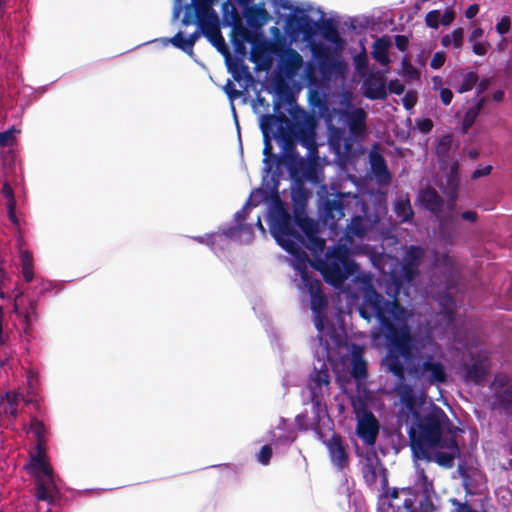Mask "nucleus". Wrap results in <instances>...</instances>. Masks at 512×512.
Masks as SVG:
<instances>
[{
  "label": "nucleus",
  "instance_id": "obj_56",
  "mask_svg": "<svg viewBox=\"0 0 512 512\" xmlns=\"http://www.w3.org/2000/svg\"><path fill=\"white\" fill-rule=\"evenodd\" d=\"M502 399L507 404L512 405V383L506 387L502 394Z\"/></svg>",
  "mask_w": 512,
  "mask_h": 512
},
{
  "label": "nucleus",
  "instance_id": "obj_29",
  "mask_svg": "<svg viewBox=\"0 0 512 512\" xmlns=\"http://www.w3.org/2000/svg\"><path fill=\"white\" fill-rule=\"evenodd\" d=\"M321 35L326 42L330 43L333 46L335 51L339 52L344 49L345 41L335 27H325L322 30Z\"/></svg>",
  "mask_w": 512,
  "mask_h": 512
},
{
  "label": "nucleus",
  "instance_id": "obj_28",
  "mask_svg": "<svg viewBox=\"0 0 512 512\" xmlns=\"http://www.w3.org/2000/svg\"><path fill=\"white\" fill-rule=\"evenodd\" d=\"M464 28H455L452 32L445 34L441 38V45L445 48H453L460 51L464 45Z\"/></svg>",
  "mask_w": 512,
  "mask_h": 512
},
{
  "label": "nucleus",
  "instance_id": "obj_24",
  "mask_svg": "<svg viewBox=\"0 0 512 512\" xmlns=\"http://www.w3.org/2000/svg\"><path fill=\"white\" fill-rule=\"evenodd\" d=\"M439 221L438 238L445 244L452 245L455 240L454 219L452 216H437Z\"/></svg>",
  "mask_w": 512,
  "mask_h": 512
},
{
  "label": "nucleus",
  "instance_id": "obj_2",
  "mask_svg": "<svg viewBox=\"0 0 512 512\" xmlns=\"http://www.w3.org/2000/svg\"><path fill=\"white\" fill-rule=\"evenodd\" d=\"M299 276L296 278V289L302 301L310 300L315 327L319 333L317 360L313 364L307 386L312 408V416L307 428L318 430L320 423L328 417L326 401L330 395L331 380L329 363L333 364L336 354H342L345 350L349 356L344 363L348 362L351 365V375L356 379L366 377L367 363L363 358V349L356 345L350 348L344 347L341 333L327 323L324 317L327 302L321 290L318 289V283L311 281L303 270H300Z\"/></svg>",
  "mask_w": 512,
  "mask_h": 512
},
{
  "label": "nucleus",
  "instance_id": "obj_51",
  "mask_svg": "<svg viewBox=\"0 0 512 512\" xmlns=\"http://www.w3.org/2000/svg\"><path fill=\"white\" fill-rule=\"evenodd\" d=\"M492 170V167L491 166H483V167H479L477 168L473 174H472V178L473 179H478L480 177H483V176H487L490 174Z\"/></svg>",
  "mask_w": 512,
  "mask_h": 512
},
{
  "label": "nucleus",
  "instance_id": "obj_52",
  "mask_svg": "<svg viewBox=\"0 0 512 512\" xmlns=\"http://www.w3.org/2000/svg\"><path fill=\"white\" fill-rule=\"evenodd\" d=\"M13 139V130H7L5 132H0V146L7 145Z\"/></svg>",
  "mask_w": 512,
  "mask_h": 512
},
{
  "label": "nucleus",
  "instance_id": "obj_33",
  "mask_svg": "<svg viewBox=\"0 0 512 512\" xmlns=\"http://www.w3.org/2000/svg\"><path fill=\"white\" fill-rule=\"evenodd\" d=\"M478 83V75L475 72H467L463 74L461 83L457 87L459 93H465L475 88Z\"/></svg>",
  "mask_w": 512,
  "mask_h": 512
},
{
  "label": "nucleus",
  "instance_id": "obj_46",
  "mask_svg": "<svg viewBox=\"0 0 512 512\" xmlns=\"http://www.w3.org/2000/svg\"><path fill=\"white\" fill-rule=\"evenodd\" d=\"M510 25H511V21H510V18L508 16H503L499 22L496 24L495 28H496V31L500 34V35H504L506 33L509 32L510 30Z\"/></svg>",
  "mask_w": 512,
  "mask_h": 512
},
{
  "label": "nucleus",
  "instance_id": "obj_11",
  "mask_svg": "<svg viewBox=\"0 0 512 512\" xmlns=\"http://www.w3.org/2000/svg\"><path fill=\"white\" fill-rule=\"evenodd\" d=\"M310 51L324 79L330 80L333 77H344L347 65L340 57L329 55L327 49L322 45H311Z\"/></svg>",
  "mask_w": 512,
  "mask_h": 512
},
{
  "label": "nucleus",
  "instance_id": "obj_57",
  "mask_svg": "<svg viewBox=\"0 0 512 512\" xmlns=\"http://www.w3.org/2000/svg\"><path fill=\"white\" fill-rule=\"evenodd\" d=\"M478 12H479V6L477 4H473V5H470L466 9L465 16L468 19H472V18H474L477 15Z\"/></svg>",
  "mask_w": 512,
  "mask_h": 512
},
{
  "label": "nucleus",
  "instance_id": "obj_7",
  "mask_svg": "<svg viewBox=\"0 0 512 512\" xmlns=\"http://www.w3.org/2000/svg\"><path fill=\"white\" fill-rule=\"evenodd\" d=\"M280 39L277 40L273 53L278 57L277 72L279 76L289 82L299 79V82L313 85L316 74L311 62H305L303 56L294 48L278 49Z\"/></svg>",
  "mask_w": 512,
  "mask_h": 512
},
{
  "label": "nucleus",
  "instance_id": "obj_21",
  "mask_svg": "<svg viewBox=\"0 0 512 512\" xmlns=\"http://www.w3.org/2000/svg\"><path fill=\"white\" fill-rule=\"evenodd\" d=\"M455 19V12L452 8H446L444 12L431 10L425 16V24L431 29H438L440 25L448 26Z\"/></svg>",
  "mask_w": 512,
  "mask_h": 512
},
{
  "label": "nucleus",
  "instance_id": "obj_23",
  "mask_svg": "<svg viewBox=\"0 0 512 512\" xmlns=\"http://www.w3.org/2000/svg\"><path fill=\"white\" fill-rule=\"evenodd\" d=\"M263 134V142H264V148H263V178L266 180V178L269 177V175L272 173L273 166L277 162V159L275 156L272 155V144L271 139L273 138L270 133L266 130H261Z\"/></svg>",
  "mask_w": 512,
  "mask_h": 512
},
{
  "label": "nucleus",
  "instance_id": "obj_38",
  "mask_svg": "<svg viewBox=\"0 0 512 512\" xmlns=\"http://www.w3.org/2000/svg\"><path fill=\"white\" fill-rule=\"evenodd\" d=\"M452 145V137L450 135L442 136L437 143L436 152L439 156H445Z\"/></svg>",
  "mask_w": 512,
  "mask_h": 512
},
{
  "label": "nucleus",
  "instance_id": "obj_14",
  "mask_svg": "<svg viewBox=\"0 0 512 512\" xmlns=\"http://www.w3.org/2000/svg\"><path fill=\"white\" fill-rule=\"evenodd\" d=\"M409 373L417 378L427 381L430 385L444 383L447 379L445 366L432 355L424 357L422 363L414 367Z\"/></svg>",
  "mask_w": 512,
  "mask_h": 512
},
{
  "label": "nucleus",
  "instance_id": "obj_63",
  "mask_svg": "<svg viewBox=\"0 0 512 512\" xmlns=\"http://www.w3.org/2000/svg\"><path fill=\"white\" fill-rule=\"evenodd\" d=\"M269 31H270V34L272 36H274L275 38H278V36L280 35V29L278 27H276V26L271 27L269 29Z\"/></svg>",
  "mask_w": 512,
  "mask_h": 512
},
{
  "label": "nucleus",
  "instance_id": "obj_44",
  "mask_svg": "<svg viewBox=\"0 0 512 512\" xmlns=\"http://www.w3.org/2000/svg\"><path fill=\"white\" fill-rule=\"evenodd\" d=\"M472 45V51L477 56H484L490 47V44L487 42H470Z\"/></svg>",
  "mask_w": 512,
  "mask_h": 512
},
{
  "label": "nucleus",
  "instance_id": "obj_26",
  "mask_svg": "<svg viewBox=\"0 0 512 512\" xmlns=\"http://www.w3.org/2000/svg\"><path fill=\"white\" fill-rule=\"evenodd\" d=\"M485 102L486 98L481 97L474 104L467 108L462 119V130L464 133H466L475 123L477 117L484 107Z\"/></svg>",
  "mask_w": 512,
  "mask_h": 512
},
{
  "label": "nucleus",
  "instance_id": "obj_43",
  "mask_svg": "<svg viewBox=\"0 0 512 512\" xmlns=\"http://www.w3.org/2000/svg\"><path fill=\"white\" fill-rule=\"evenodd\" d=\"M445 60H446L445 52L438 51L433 55L431 62H430V66H431V68H433L435 70L440 69L444 65Z\"/></svg>",
  "mask_w": 512,
  "mask_h": 512
},
{
  "label": "nucleus",
  "instance_id": "obj_32",
  "mask_svg": "<svg viewBox=\"0 0 512 512\" xmlns=\"http://www.w3.org/2000/svg\"><path fill=\"white\" fill-rule=\"evenodd\" d=\"M394 210L403 222H408L412 219L413 211L409 199L404 197L397 198L394 203Z\"/></svg>",
  "mask_w": 512,
  "mask_h": 512
},
{
  "label": "nucleus",
  "instance_id": "obj_15",
  "mask_svg": "<svg viewBox=\"0 0 512 512\" xmlns=\"http://www.w3.org/2000/svg\"><path fill=\"white\" fill-rule=\"evenodd\" d=\"M363 79V94L366 98L371 100H384L387 97V84L384 73L370 72L362 76Z\"/></svg>",
  "mask_w": 512,
  "mask_h": 512
},
{
  "label": "nucleus",
  "instance_id": "obj_58",
  "mask_svg": "<svg viewBox=\"0 0 512 512\" xmlns=\"http://www.w3.org/2000/svg\"><path fill=\"white\" fill-rule=\"evenodd\" d=\"M340 104L346 108L345 110L352 109L353 107L351 105V94L348 92L344 93Z\"/></svg>",
  "mask_w": 512,
  "mask_h": 512
},
{
  "label": "nucleus",
  "instance_id": "obj_48",
  "mask_svg": "<svg viewBox=\"0 0 512 512\" xmlns=\"http://www.w3.org/2000/svg\"><path fill=\"white\" fill-rule=\"evenodd\" d=\"M416 125L420 132L426 134L433 128V123L428 118L416 119Z\"/></svg>",
  "mask_w": 512,
  "mask_h": 512
},
{
  "label": "nucleus",
  "instance_id": "obj_10",
  "mask_svg": "<svg viewBox=\"0 0 512 512\" xmlns=\"http://www.w3.org/2000/svg\"><path fill=\"white\" fill-rule=\"evenodd\" d=\"M454 310H455V302L451 299L448 300L447 304L443 307L440 314L437 315V320L434 325H430V333L431 335L427 337L426 344L422 345L424 348L426 345L429 348V351L436 355L441 351V347L432 340L433 336L442 337L454 330Z\"/></svg>",
  "mask_w": 512,
  "mask_h": 512
},
{
  "label": "nucleus",
  "instance_id": "obj_64",
  "mask_svg": "<svg viewBox=\"0 0 512 512\" xmlns=\"http://www.w3.org/2000/svg\"><path fill=\"white\" fill-rule=\"evenodd\" d=\"M432 82H433L434 88H437L438 86L441 85L442 79L439 76H434L432 78Z\"/></svg>",
  "mask_w": 512,
  "mask_h": 512
},
{
  "label": "nucleus",
  "instance_id": "obj_34",
  "mask_svg": "<svg viewBox=\"0 0 512 512\" xmlns=\"http://www.w3.org/2000/svg\"><path fill=\"white\" fill-rule=\"evenodd\" d=\"M20 260L24 278L26 279V281H31L33 278L31 255L27 251H21Z\"/></svg>",
  "mask_w": 512,
  "mask_h": 512
},
{
  "label": "nucleus",
  "instance_id": "obj_30",
  "mask_svg": "<svg viewBox=\"0 0 512 512\" xmlns=\"http://www.w3.org/2000/svg\"><path fill=\"white\" fill-rule=\"evenodd\" d=\"M221 12L223 22L227 26H232L240 21L239 13L236 7L232 4L230 0H225L221 5Z\"/></svg>",
  "mask_w": 512,
  "mask_h": 512
},
{
  "label": "nucleus",
  "instance_id": "obj_39",
  "mask_svg": "<svg viewBox=\"0 0 512 512\" xmlns=\"http://www.w3.org/2000/svg\"><path fill=\"white\" fill-rule=\"evenodd\" d=\"M229 70L230 72L233 74V77L236 81H240L241 79L245 78V77H249L251 78L250 74H249V71H248V67L247 66H244V65H238V64H235V65H232V64H229Z\"/></svg>",
  "mask_w": 512,
  "mask_h": 512
},
{
  "label": "nucleus",
  "instance_id": "obj_40",
  "mask_svg": "<svg viewBox=\"0 0 512 512\" xmlns=\"http://www.w3.org/2000/svg\"><path fill=\"white\" fill-rule=\"evenodd\" d=\"M435 264L437 267H443L446 271H451L453 268V259L446 253L435 256Z\"/></svg>",
  "mask_w": 512,
  "mask_h": 512
},
{
  "label": "nucleus",
  "instance_id": "obj_55",
  "mask_svg": "<svg viewBox=\"0 0 512 512\" xmlns=\"http://www.w3.org/2000/svg\"><path fill=\"white\" fill-rule=\"evenodd\" d=\"M489 85H490L489 79H483L481 81L478 80V83L475 86L477 94L479 95V94L483 93L484 91H486L488 89Z\"/></svg>",
  "mask_w": 512,
  "mask_h": 512
},
{
  "label": "nucleus",
  "instance_id": "obj_45",
  "mask_svg": "<svg viewBox=\"0 0 512 512\" xmlns=\"http://www.w3.org/2000/svg\"><path fill=\"white\" fill-rule=\"evenodd\" d=\"M388 90L390 93L401 95L405 90V86L399 79H393L387 85Z\"/></svg>",
  "mask_w": 512,
  "mask_h": 512
},
{
  "label": "nucleus",
  "instance_id": "obj_50",
  "mask_svg": "<svg viewBox=\"0 0 512 512\" xmlns=\"http://www.w3.org/2000/svg\"><path fill=\"white\" fill-rule=\"evenodd\" d=\"M440 100L444 105H449L453 99V93L448 88L440 89Z\"/></svg>",
  "mask_w": 512,
  "mask_h": 512
},
{
  "label": "nucleus",
  "instance_id": "obj_27",
  "mask_svg": "<svg viewBox=\"0 0 512 512\" xmlns=\"http://www.w3.org/2000/svg\"><path fill=\"white\" fill-rule=\"evenodd\" d=\"M275 44L274 43L272 46L270 45V43L258 36V35H255L252 42H251V59L252 61L254 62H258L260 61L265 54H267L268 52L272 51L273 52V49L275 48Z\"/></svg>",
  "mask_w": 512,
  "mask_h": 512
},
{
  "label": "nucleus",
  "instance_id": "obj_5",
  "mask_svg": "<svg viewBox=\"0 0 512 512\" xmlns=\"http://www.w3.org/2000/svg\"><path fill=\"white\" fill-rule=\"evenodd\" d=\"M271 4L275 9L289 12L283 18L282 29L290 44L305 43L309 48L315 44L318 25L311 15L321 12L318 8L311 2L302 0H271Z\"/></svg>",
  "mask_w": 512,
  "mask_h": 512
},
{
  "label": "nucleus",
  "instance_id": "obj_18",
  "mask_svg": "<svg viewBox=\"0 0 512 512\" xmlns=\"http://www.w3.org/2000/svg\"><path fill=\"white\" fill-rule=\"evenodd\" d=\"M243 14L251 27L261 28L271 20V15L264 2L249 4L244 8Z\"/></svg>",
  "mask_w": 512,
  "mask_h": 512
},
{
  "label": "nucleus",
  "instance_id": "obj_54",
  "mask_svg": "<svg viewBox=\"0 0 512 512\" xmlns=\"http://www.w3.org/2000/svg\"><path fill=\"white\" fill-rule=\"evenodd\" d=\"M484 30L481 27H476L469 35V42H476L483 36Z\"/></svg>",
  "mask_w": 512,
  "mask_h": 512
},
{
  "label": "nucleus",
  "instance_id": "obj_13",
  "mask_svg": "<svg viewBox=\"0 0 512 512\" xmlns=\"http://www.w3.org/2000/svg\"><path fill=\"white\" fill-rule=\"evenodd\" d=\"M466 350L470 357V363L466 358L462 359L463 377L467 382L479 383L487 375L489 364L486 352L483 350H475L472 345L465 344Z\"/></svg>",
  "mask_w": 512,
  "mask_h": 512
},
{
  "label": "nucleus",
  "instance_id": "obj_36",
  "mask_svg": "<svg viewBox=\"0 0 512 512\" xmlns=\"http://www.w3.org/2000/svg\"><path fill=\"white\" fill-rule=\"evenodd\" d=\"M224 90L227 93V95L231 101V110H232V113H233V116H234V119L236 122L237 129H239V124L237 121V115H236V110H235L233 101H234V99H236L240 96V93H239V91L233 89V83L230 80H228L227 84L224 87Z\"/></svg>",
  "mask_w": 512,
  "mask_h": 512
},
{
  "label": "nucleus",
  "instance_id": "obj_1",
  "mask_svg": "<svg viewBox=\"0 0 512 512\" xmlns=\"http://www.w3.org/2000/svg\"><path fill=\"white\" fill-rule=\"evenodd\" d=\"M361 212L356 215L346 228L345 244H338L332 249H325V240L319 236L318 223L304 216H297L293 221L281 203H273L268 212V221L272 236L277 243L293 259L290 261L295 270L293 284L300 270L305 271L308 278L318 283L310 275L309 267L319 270L326 282L338 287L345 279L357 274L355 284L363 295V303L359 308L362 318L370 321L375 317L380 324V332L387 340V355L383 365L401 382L396 387L400 400L399 420L408 427H455L446 413L438 406L426 401L424 390H417L403 383L405 365L417 350L416 342L411 335L408 325L411 314L401 306L409 294L407 286L415 278L417 267L424 251L417 246H410L405 254L404 263L386 254L368 252L370 261L382 273L385 291L391 300H385L373 287V277L370 273H359V266L350 259L352 237H364L376 226L379 215H371L367 206L358 195H338L326 199L320 206V214L325 224L333 228L336 221L349 212Z\"/></svg>",
  "mask_w": 512,
  "mask_h": 512
},
{
  "label": "nucleus",
  "instance_id": "obj_35",
  "mask_svg": "<svg viewBox=\"0 0 512 512\" xmlns=\"http://www.w3.org/2000/svg\"><path fill=\"white\" fill-rule=\"evenodd\" d=\"M399 73L410 80H418L420 78V71L406 59L402 60V69Z\"/></svg>",
  "mask_w": 512,
  "mask_h": 512
},
{
  "label": "nucleus",
  "instance_id": "obj_53",
  "mask_svg": "<svg viewBox=\"0 0 512 512\" xmlns=\"http://www.w3.org/2000/svg\"><path fill=\"white\" fill-rule=\"evenodd\" d=\"M395 44L400 51H405L408 46V39L403 35L395 37Z\"/></svg>",
  "mask_w": 512,
  "mask_h": 512
},
{
  "label": "nucleus",
  "instance_id": "obj_3",
  "mask_svg": "<svg viewBox=\"0 0 512 512\" xmlns=\"http://www.w3.org/2000/svg\"><path fill=\"white\" fill-rule=\"evenodd\" d=\"M261 130H266L278 141L285 151L283 163L289 169L292 178H308L307 162L296 153L295 144L299 142L307 149L310 161L317 157L316 123L312 115L304 110L297 111L294 122L285 116L261 115L259 118Z\"/></svg>",
  "mask_w": 512,
  "mask_h": 512
},
{
  "label": "nucleus",
  "instance_id": "obj_59",
  "mask_svg": "<svg viewBox=\"0 0 512 512\" xmlns=\"http://www.w3.org/2000/svg\"><path fill=\"white\" fill-rule=\"evenodd\" d=\"M260 107L268 109L269 108V103L264 98L258 97L256 102L253 104L254 111L256 113H258V109Z\"/></svg>",
  "mask_w": 512,
  "mask_h": 512
},
{
  "label": "nucleus",
  "instance_id": "obj_19",
  "mask_svg": "<svg viewBox=\"0 0 512 512\" xmlns=\"http://www.w3.org/2000/svg\"><path fill=\"white\" fill-rule=\"evenodd\" d=\"M231 27L230 38L234 50L237 54L245 56L247 53V44H251L254 36L246 27L239 23Z\"/></svg>",
  "mask_w": 512,
  "mask_h": 512
},
{
  "label": "nucleus",
  "instance_id": "obj_12",
  "mask_svg": "<svg viewBox=\"0 0 512 512\" xmlns=\"http://www.w3.org/2000/svg\"><path fill=\"white\" fill-rule=\"evenodd\" d=\"M357 420V434L367 445H373L379 433V423L374 414L361 401H353Z\"/></svg>",
  "mask_w": 512,
  "mask_h": 512
},
{
  "label": "nucleus",
  "instance_id": "obj_47",
  "mask_svg": "<svg viewBox=\"0 0 512 512\" xmlns=\"http://www.w3.org/2000/svg\"><path fill=\"white\" fill-rule=\"evenodd\" d=\"M402 102H403V106L405 107V109H407V110L412 109L415 106L416 102H417V95H416V93L413 92V91H408L404 95V97L402 99Z\"/></svg>",
  "mask_w": 512,
  "mask_h": 512
},
{
  "label": "nucleus",
  "instance_id": "obj_31",
  "mask_svg": "<svg viewBox=\"0 0 512 512\" xmlns=\"http://www.w3.org/2000/svg\"><path fill=\"white\" fill-rule=\"evenodd\" d=\"M193 239L199 242L200 244H205L209 246L213 250L223 245L225 242L223 228L218 232L205 234L203 236H197L194 237Z\"/></svg>",
  "mask_w": 512,
  "mask_h": 512
},
{
  "label": "nucleus",
  "instance_id": "obj_61",
  "mask_svg": "<svg viewBox=\"0 0 512 512\" xmlns=\"http://www.w3.org/2000/svg\"><path fill=\"white\" fill-rule=\"evenodd\" d=\"M506 376L505 375H498L496 378H495V381H494V385L495 386H503L505 383H506Z\"/></svg>",
  "mask_w": 512,
  "mask_h": 512
},
{
  "label": "nucleus",
  "instance_id": "obj_8",
  "mask_svg": "<svg viewBox=\"0 0 512 512\" xmlns=\"http://www.w3.org/2000/svg\"><path fill=\"white\" fill-rule=\"evenodd\" d=\"M32 428L38 438V450L32 456L30 464V468L36 477V497L38 500L46 501L50 504L56 499L58 495V488L52 474V469L46 462L45 455L42 450V439L40 433L43 426L40 422L35 421L33 422Z\"/></svg>",
  "mask_w": 512,
  "mask_h": 512
},
{
  "label": "nucleus",
  "instance_id": "obj_60",
  "mask_svg": "<svg viewBox=\"0 0 512 512\" xmlns=\"http://www.w3.org/2000/svg\"><path fill=\"white\" fill-rule=\"evenodd\" d=\"M477 214L474 211H465L462 213V219L468 222H475L477 220Z\"/></svg>",
  "mask_w": 512,
  "mask_h": 512
},
{
  "label": "nucleus",
  "instance_id": "obj_25",
  "mask_svg": "<svg viewBox=\"0 0 512 512\" xmlns=\"http://www.w3.org/2000/svg\"><path fill=\"white\" fill-rule=\"evenodd\" d=\"M418 199L429 211L433 213H438L440 211L442 200L434 189L427 188L422 190L419 193Z\"/></svg>",
  "mask_w": 512,
  "mask_h": 512
},
{
  "label": "nucleus",
  "instance_id": "obj_22",
  "mask_svg": "<svg viewBox=\"0 0 512 512\" xmlns=\"http://www.w3.org/2000/svg\"><path fill=\"white\" fill-rule=\"evenodd\" d=\"M392 43L388 37L377 38L372 46V57L381 65L388 66L390 64L389 49Z\"/></svg>",
  "mask_w": 512,
  "mask_h": 512
},
{
  "label": "nucleus",
  "instance_id": "obj_49",
  "mask_svg": "<svg viewBox=\"0 0 512 512\" xmlns=\"http://www.w3.org/2000/svg\"><path fill=\"white\" fill-rule=\"evenodd\" d=\"M8 407L6 409L7 413L15 416L17 414V410L15 408V403L18 401V396L15 394H7Z\"/></svg>",
  "mask_w": 512,
  "mask_h": 512
},
{
  "label": "nucleus",
  "instance_id": "obj_41",
  "mask_svg": "<svg viewBox=\"0 0 512 512\" xmlns=\"http://www.w3.org/2000/svg\"><path fill=\"white\" fill-rule=\"evenodd\" d=\"M451 504V512H475L466 502H461L455 498L449 499Z\"/></svg>",
  "mask_w": 512,
  "mask_h": 512
},
{
  "label": "nucleus",
  "instance_id": "obj_4",
  "mask_svg": "<svg viewBox=\"0 0 512 512\" xmlns=\"http://www.w3.org/2000/svg\"><path fill=\"white\" fill-rule=\"evenodd\" d=\"M367 113L363 108L331 109L326 117L328 142L335 154L340 157L348 154L353 139L366 133Z\"/></svg>",
  "mask_w": 512,
  "mask_h": 512
},
{
  "label": "nucleus",
  "instance_id": "obj_17",
  "mask_svg": "<svg viewBox=\"0 0 512 512\" xmlns=\"http://www.w3.org/2000/svg\"><path fill=\"white\" fill-rule=\"evenodd\" d=\"M330 461L338 470H343L348 465V453L345 442L341 437L333 435L325 442Z\"/></svg>",
  "mask_w": 512,
  "mask_h": 512
},
{
  "label": "nucleus",
  "instance_id": "obj_20",
  "mask_svg": "<svg viewBox=\"0 0 512 512\" xmlns=\"http://www.w3.org/2000/svg\"><path fill=\"white\" fill-rule=\"evenodd\" d=\"M369 160L371 172L375 180L379 184H388L391 180V175L384 158L377 151L373 150L369 154Z\"/></svg>",
  "mask_w": 512,
  "mask_h": 512
},
{
  "label": "nucleus",
  "instance_id": "obj_9",
  "mask_svg": "<svg viewBox=\"0 0 512 512\" xmlns=\"http://www.w3.org/2000/svg\"><path fill=\"white\" fill-rule=\"evenodd\" d=\"M188 5H193V2L192 0H182L181 1V6H182V9L179 13V15L184 12V15H186V7ZM183 18H185V16H183ZM182 23L183 25L187 26V25H190V23H185L184 22V19H182ZM191 24H196L198 29L192 33V34H189V35H184L183 32H178L175 36L171 37V38H162L160 41L163 43L164 46L168 45V44H172L174 47L182 50L183 52L187 53L189 56H193V47L196 43V41L198 40V38L200 37V35H203L207 38V40L217 49V51L219 53H221L226 59L229 58L230 56V51H229V48L227 46V44L225 43V47H226V52H221L211 41L210 39L204 34L203 30L200 28L199 24L195 21V22H191Z\"/></svg>",
  "mask_w": 512,
  "mask_h": 512
},
{
  "label": "nucleus",
  "instance_id": "obj_37",
  "mask_svg": "<svg viewBox=\"0 0 512 512\" xmlns=\"http://www.w3.org/2000/svg\"><path fill=\"white\" fill-rule=\"evenodd\" d=\"M353 60H354V65H355V69H356L357 73L361 77L364 76L366 74L365 71L368 66V57H367L366 53L363 52V53L357 54L356 56H354Z\"/></svg>",
  "mask_w": 512,
  "mask_h": 512
},
{
  "label": "nucleus",
  "instance_id": "obj_16",
  "mask_svg": "<svg viewBox=\"0 0 512 512\" xmlns=\"http://www.w3.org/2000/svg\"><path fill=\"white\" fill-rule=\"evenodd\" d=\"M249 205L250 201L247 202L242 210L235 214V221L237 222L236 226L223 228L225 241L227 239H231L239 243H250L252 241L253 231L251 226L241 224V221L246 217V211Z\"/></svg>",
  "mask_w": 512,
  "mask_h": 512
},
{
  "label": "nucleus",
  "instance_id": "obj_6",
  "mask_svg": "<svg viewBox=\"0 0 512 512\" xmlns=\"http://www.w3.org/2000/svg\"><path fill=\"white\" fill-rule=\"evenodd\" d=\"M182 0H175L172 20L179 19ZM193 5L186 7L185 23L197 22L204 34L221 51L226 52L225 39L221 33V21L214 9L215 0H192Z\"/></svg>",
  "mask_w": 512,
  "mask_h": 512
},
{
  "label": "nucleus",
  "instance_id": "obj_62",
  "mask_svg": "<svg viewBox=\"0 0 512 512\" xmlns=\"http://www.w3.org/2000/svg\"><path fill=\"white\" fill-rule=\"evenodd\" d=\"M492 98L494 101L500 102L504 98V92L502 90H497L493 93Z\"/></svg>",
  "mask_w": 512,
  "mask_h": 512
},
{
  "label": "nucleus",
  "instance_id": "obj_42",
  "mask_svg": "<svg viewBox=\"0 0 512 512\" xmlns=\"http://www.w3.org/2000/svg\"><path fill=\"white\" fill-rule=\"evenodd\" d=\"M272 457V448L269 445H264L261 450L256 454L257 461L262 465H267Z\"/></svg>",
  "mask_w": 512,
  "mask_h": 512
}]
</instances>
